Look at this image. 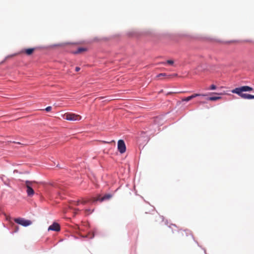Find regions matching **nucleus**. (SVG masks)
<instances>
[{
  "label": "nucleus",
  "instance_id": "2eb2a0df",
  "mask_svg": "<svg viewBox=\"0 0 254 254\" xmlns=\"http://www.w3.org/2000/svg\"><path fill=\"white\" fill-rule=\"evenodd\" d=\"M210 90H215L216 89V86L215 85H211L209 88Z\"/></svg>",
  "mask_w": 254,
  "mask_h": 254
},
{
  "label": "nucleus",
  "instance_id": "aec40b11",
  "mask_svg": "<svg viewBox=\"0 0 254 254\" xmlns=\"http://www.w3.org/2000/svg\"><path fill=\"white\" fill-rule=\"evenodd\" d=\"M85 211L86 213L88 212V213H91L92 212V211H91L90 210H89V209H86Z\"/></svg>",
  "mask_w": 254,
  "mask_h": 254
},
{
  "label": "nucleus",
  "instance_id": "cd10ccee",
  "mask_svg": "<svg viewBox=\"0 0 254 254\" xmlns=\"http://www.w3.org/2000/svg\"><path fill=\"white\" fill-rule=\"evenodd\" d=\"M18 54H15L13 56H16V55H17Z\"/></svg>",
  "mask_w": 254,
  "mask_h": 254
},
{
  "label": "nucleus",
  "instance_id": "4be33fe9",
  "mask_svg": "<svg viewBox=\"0 0 254 254\" xmlns=\"http://www.w3.org/2000/svg\"><path fill=\"white\" fill-rule=\"evenodd\" d=\"M181 233L182 235H184V234H186V232L185 231H182Z\"/></svg>",
  "mask_w": 254,
  "mask_h": 254
},
{
  "label": "nucleus",
  "instance_id": "39448f33",
  "mask_svg": "<svg viewBox=\"0 0 254 254\" xmlns=\"http://www.w3.org/2000/svg\"><path fill=\"white\" fill-rule=\"evenodd\" d=\"M118 149L119 151L123 154L126 152V147L123 140H119L118 142Z\"/></svg>",
  "mask_w": 254,
  "mask_h": 254
},
{
  "label": "nucleus",
  "instance_id": "0eeeda50",
  "mask_svg": "<svg viewBox=\"0 0 254 254\" xmlns=\"http://www.w3.org/2000/svg\"><path fill=\"white\" fill-rule=\"evenodd\" d=\"M35 50V48L24 49L21 51L19 54H25L27 56H30L33 54Z\"/></svg>",
  "mask_w": 254,
  "mask_h": 254
},
{
  "label": "nucleus",
  "instance_id": "f8f14e48",
  "mask_svg": "<svg viewBox=\"0 0 254 254\" xmlns=\"http://www.w3.org/2000/svg\"><path fill=\"white\" fill-rule=\"evenodd\" d=\"M100 195H98L96 197H93L90 199H89V202H94L97 201H100Z\"/></svg>",
  "mask_w": 254,
  "mask_h": 254
},
{
  "label": "nucleus",
  "instance_id": "20e7f679",
  "mask_svg": "<svg viewBox=\"0 0 254 254\" xmlns=\"http://www.w3.org/2000/svg\"><path fill=\"white\" fill-rule=\"evenodd\" d=\"M14 221L20 225L26 227L31 224L32 222L30 220H25L23 218H18L14 219Z\"/></svg>",
  "mask_w": 254,
  "mask_h": 254
},
{
  "label": "nucleus",
  "instance_id": "7ed1b4c3",
  "mask_svg": "<svg viewBox=\"0 0 254 254\" xmlns=\"http://www.w3.org/2000/svg\"><path fill=\"white\" fill-rule=\"evenodd\" d=\"M64 118L68 121H75L80 120L81 117L78 115L67 113L64 115Z\"/></svg>",
  "mask_w": 254,
  "mask_h": 254
},
{
  "label": "nucleus",
  "instance_id": "9d476101",
  "mask_svg": "<svg viewBox=\"0 0 254 254\" xmlns=\"http://www.w3.org/2000/svg\"><path fill=\"white\" fill-rule=\"evenodd\" d=\"M112 197V195L110 194H106L103 197L100 196V201H103L105 200L110 199Z\"/></svg>",
  "mask_w": 254,
  "mask_h": 254
},
{
  "label": "nucleus",
  "instance_id": "a878e982",
  "mask_svg": "<svg viewBox=\"0 0 254 254\" xmlns=\"http://www.w3.org/2000/svg\"><path fill=\"white\" fill-rule=\"evenodd\" d=\"M93 237H94V235L93 234V235H92V236H91L90 238H92Z\"/></svg>",
  "mask_w": 254,
  "mask_h": 254
},
{
  "label": "nucleus",
  "instance_id": "9b49d317",
  "mask_svg": "<svg viewBox=\"0 0 254 254\" xmlns=\"http://www.w3.org/2000/svg\"><path fill=\"white\" fill-rule=\"evenodd\" d=\"M86 50H87V49L86 48L80 47V48H79L77 50V51L73 52V53L74 54H78L81 53L82 52L86 51Z\"/></svg>",
  "mask_w": 254,
  "mask_h": 254
},
{
  "label": "nucleus",
  "instance_id": "f257e3e1",
  "mask_svg": "<svg viewBox=\"0 0 254 254\" xmlns=\"http://www.w3.org/2000/svg\"><path fill=\"white\" fill-rule=\"evenodd\" d=\"M253 88L248 86H243L241 87L236 88L232 90L233 93H235L245 99H254V95L247 93H243V92L251 91Z\"/></svg>",
  "mask_w": 254,
  "mask_h": 254
},
{
  "label": "nucleus",
  "instance_id": "1a4fd4ad",
  "mask_svg": "<svg viewBox=\"0 0 254 254\" xmlns=\"http://www.w3.org/2000/svg\"><path fill=\"white\" fill-rule=\"evenodd\" d=\"M177 76V74H169V75H167L166 73H160L159 74L157 77H159L160 78L162 76H165V77H167V78H170V77H173V76Z\"/></svg>",
  "mask_w": 254,
  "mask_h": 254
},
{
  "label": "nucleus",
  "instance_id": "ddd939ff",
  "mask_svg": "<svg viewBox=\"0 0 254 254\" xmlns=\"http://www.w3.org/2000/svg\"><path fill=\"white\" fill-rule=\"evenodd\" d=\"M221 98V97L217 96V97H208L206 99L207 100H209V101H216V100L220 99Z\"/></svg>",
  "mask_w": 254,
  "mask_h": 254
},
{
  "label": "nucleus",
  "instance_id": "5701e85b",
  "mask_svg": "<svg viewBox=\"0 0 254 254\" xmlns=\"http://www.w3.org/2000/svg\"><path fill=\"white\" fill-rule=\"evenodd\" d=\"M199 103L201 104H204V103H205V102H203V101H200V102H199Z\"/></svg>",
  "mask_w": 254,
  "mask_h": 254
},
{
  "label": "nucleus",
  "instance_id": "393cba45",
  "mask_svg": "<svg viewBox=\"0 0 254 254\" xmlns=\"http://www.w3.org/2000/svg\"><path fill=\"white\" fill-rule=\"evenodd\" d=\"M163 90H161L160 91H159V93H162V92H163Z\"/></svg>",
  "mask_w": 254,
  "mask_h": 254
},
{
  "label": "nucleus",
  "instance_id": "4468645a",
  "mask_svg": "<svg viewBox=\"0 0 254 254\" xmlns=\"http://www.w3.org/2000/svg\"><path fill=\"white\" fill-rule=\"evenodd\" d=\"M166 63L170 65H173L174 62L173 60H169L166 61Z\"/></svg>",
  "mask_w": 254,
  "mask_h": 254
},
{
  "label": "nucleus",
  "instance_id": "423d86ee",
  "mask_svg": "<svg viewBox=\"0 0 254 254\" xmlns=\"http://www.w3.org/2000/svg\"><path fill=\"white\" fill-rule=\"evenodd\" d=\"M207 96L206 94H201L195 93V94H192L191 96H190L189 97H186V98H183L182 99V101L188 102V101H189L190 100H191L192 99H193V98H194L195 97H198V96Z\"/></svg>",
  "mask_w": 254,
  "mask_h": 254
},
{
  "label": "nucleus",
  "instance_id": "b1692460",
  "mask_svg": "<svg viewBox=\"0 0 254 254\" xmlns=\"http://www.w3.org/2000/svg\"><path fill=\"white\" fill-rule=\"evenodd\" d=\"M172 93H172V92H169V93H168L167 94V95H169V94H172Z\"/></svg>",
  "mask_w": 254,
  "mask_h": 254
},
{
  "label": "nucleus",
  "instance_id": "412c9836",
  "mask_svg": "<svg viewBox=\"0 0 254 254\" xmlns=\"http://www.w3.org/2000/svg\"><path fill=\"white\" fill-rule=\"evenodd\" d=\"M80 69V67H75V71H79Z\"/></svg>",
  "mask_w": 254,
  "mask_h": 254
},
{
  "label": "nucleus",
  "instance_id": "dca6fc26",
  "mask_svg": "<svg viewBox=\"0 0 254 254\" xmlns=\"http://www.w3.org/2000/svg\"><path fill=\"white\" fill-rule=\"evenodd\" d=\"M45 110L47 112H50L52 110V107L51 106H48Z\"/></svg>",
  "mask_w": 254,
  "mask_h": 254
},
{
  "label": "nucleus",
  "instance_id": "6ab92c4d",
  "mask_svg": "<svg viewBox=\"0 0 254 254\" xmlns=\"http://www.w3.org/2000/svg\"><path fill=\"white\" fill-rule=\"evenodd\" d=\"M81 203L80 200H78L76 202H75V204L76 205H78Z\"/></svg>",
  "mask_w": 254,
  "mask_h": 254
},
{
  "label": "nucleus",
  "instance_id": "6e6552de",
  "mask_svg": "<svg viewBox=\"0 0 254 254\" xmlns=\"http://www.w3.org/2000/svg\"><path fill=\"white\" fill-rule=\"evenodd\" d=\"M59 231L60 230V226L57 223H54L52 225L50 226L48 228V231Z\"/></svg>",
  "mask_w": 254,
  "mask_h": 254
},
{
  "label": "nucleus",
  "instance_id": "f03ea898",
  "mask_svg": "<svg viewBox=\"0 0 254 254\" xmlns=\"http://www.w3.org/2000/svg\"><path fill=\"white\" fill-rule=\"evenodd\" d=\"M34 182L26 181L25 182V186L26 188V192L27 193L28 196H32L34 194V190H33V188L34 187Z\"/></svg>",
  "mask_w": 254,
  "mask_h": 254
},
{
  "label": "nucleus",
  "instance_id": "f3484780",
  "mask_svg": "<svg viewBox=\"0 0 254 254\" xmlns=\"http://www.w3.org/2000/svg\"><path fill=\"white\" fill-rule=\"evenodd\" d=\"M89 202V199L88 200H82L81 201V203L83 204H86V203Z\"/></svg>",
  "mask_w": 254,
  "mask_h": 254
},
{
  "label": "nucleus",
  "instance_id": "bb28decb",
  "mask_svg": "<svg viewBox=\"0 0 254 254\" xmlns=\"http://www.w3.org/2000/svg\"><path fill=\"white\" fill-rule=\"evenodd\" d=\"M18 228H16V230L15 231V232L17 231H18Z\"/></svg>",
  "mask_w": 254,
  "mask_h": 254
},
{
  "label": "nucleus",
  "instance_id": "a211bd4d",
  "mask_svg": "<svg viewBox=\"0 0 254 254\" xmlns=\"http://www.w3.org/2000/svg\"><path fill=\"white\" fill-rule=\"evenodd\" d=\"M103 142L104 143H110L111 142H115V141H114V140H112V141H111L110 142L103 141Z\"/></svg>",
  "mask_w": 254,
  "mask_h": 254
}]
</instances>
